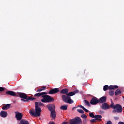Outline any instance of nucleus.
Segmentation results:
<instances>
[{
    "label": "nucleus",
    "mask_w": 124,
    "mask_h": 124,
    "mask_svg": "<svg viewBox=\"0 0 124 124\" xmlns=\"http://www.w3.org/2000/svg\"><path fill=\"white\" fill-rule=\"evenodd\" d=\"M35 109L29 110V114L31 116H34L35 117H40L41 113V108L40 107H44V105L41 102H35Z\"/></svg>",
    "instance_id": "1"
},
{
    "label": "nucleus",
    "mask_w": 124,
    "mask_h": 124,
    "mask_svg": "<svg viewBox=\"0 0 124 124\" xmlns=\"http://www.w3.org/2000/svg\"><path fill=\"white\" fill-rule=\"evenodd\" d=\"M19 97L21 98V101L24 102H29V101H33V100H36V98L29 96L24 93H19Z\"/></svg>",
    "instance_id": "2"
},
{
    "label": "nucleus",
    "mask_w": 124,
    "mask_h": 124,
    "mask_svg": "<svg viewBox=\"0 0 124 124\" xmlns=\"http://www.w3.org/2000/svg\"><path fill=\"white\" fill-rule=\"evenodd\" d=\"M109 106L111 107V108L114 109L112 112L114 114L116 113H121L122 111V106L121 105L117 104L114 105V103L112 102L111 105H109Z\"/></svg>",
    "instance_id": "3"
},
{
    "label": "nucleus",
    "mask_w": 124,
    "mask_h": 124,
    "mask_svg": "<svg viewBox=\"0 0 124 124\" xmlns=\"http://www.w3.org/2000/svg\"><path fill=\"white\" fill-rule=\"evenodd\" d=\"M48 110L50 111V117L53 120H55L56 117V113L55 112V106L54 104H51L47 106Z\"/></svg>",
    "instance_id": "4"
},
{
    "label": "nucleus",
    "mask_w": 124,
    "mask_h": 124,
    "mask_svg": "<svg viewBox=\"0 0 124 124\" xmlns=\"http://www.w3.org/2000/svg\"><path fill=\"white\" fill-rule=\"evenodd\" d=\"M42 98H43V99H41L42 103H49L54 101V99L48 95H44L42 96Z\"/></svg>",
    "instance_id": "5"
},
{
    "label": "nucleus",
    "mask_w": 124,
    "mask_h": 124,
    "mask_svg": "<svg viewBox=\"0 0 124 124\" xmlns=\"http://www.w3.org/2000/svg\"><path fill=\"white\" fill-rule=\"evenodd\" d=\"M62 101L65 103H68L69 104L74 103V100H72L71 99H70V97L65 95H62Z\"/></svg>",
    "instance_id": "6"
},
{
    "label": "nucleus",
    "mask_w": 124,
    "mask_h": 124,
    "mask_svg": "<svg viewBox=\"0 0 124 124\" xmlns=\"http://www.w3.org/2000/svg\"><path fill=\"white\" fill-rule=\"evenodd\" d=\"M81 123V120L79 117H77L75 119L70 120L69 124H80Z\"/></svg>",
    "instance_id": "7"
},
{
    "label": "nucleus",
    "mask_w": 124,
    "mask_h": 124,
    "mask_svg": "<svg viewBox=\"0 0 124 124\" xmlns=\"http://www.w3.org/2000/svg\"><path fill=\"white\" fill-rule=\"evenodd\" d=\"M91 105H95L98 103H100V101H99L98 99L96 97H93L92 98L91 101H90Z\"/></svg>",
    "instance_id": "8"
},
{
    "label": "nucleus",
    "mask_w": 124,
    "mask_h": 124,
    "mask_svg": "<svg viewBox=\"0 0 124 124\" xmlns=\"http://www.w3.org/2000/svg\"><path fill=\"white\" fill-rule=\"evenodd\" d=\"M15 117L17 121H22V114L18 111L15 112Z\"/></svg>",
    "instance_id": "9"
},
{
    "label": "nucleus",
    "mask_w": 124,
    "mask_h": 124,
    "mask_svg": "<svg viewBox=\"0 0 124 124\" xmlns=\"http://www.w3.org/2000/svg\"><path fill=\"white\" fill-rule=\"evenodd\" d=\"M78 93V90H77L76 91H74L73 92L67 93L64 94H66L64 95H65L66 96H72L75 95L76 94H77Z\"/></svg>",
    "instance_id": "10"
},
{
    "label": "nucleus",
    "mask_w": 124,
    "mask_h": 124,
    "mask_svg": "<svg viewBox=\"0 0 124 124\" xmlns=\"http://www.w3.org/2000/svg\"><path fill=\"white\" fill-rule=\"evenodd\" d=\"M58 92H60V90H58V88H54L51 89V90L49 91L48 92L49 94H54Z\"/></svg>",
    "instance_id": "11"
},
{
    "label": "nucleus",
    "mask_w": 124,
    "mask_h": 124,
    "mask_svg": "<svg viewBox=\"0 0 124 124\" xmlns=\"http://www.w3.org/2000/svg\"><path fill=\"white\" fill-rule=\"evenodd\" d=\"M46 94H47V93L46 92L38 93L34 94V97L39 98V97L43 96V95H46Z\"/></svg>",
    "instance_id": "12"
},
{
    "label": "nucleus",
    "mask_w": 124,
    "mask_h": 124,
    "mask_svg": "<svg viewBox=\"0 0 124 124\" xmlns=\"http://www.w3.org/2000/svg\"><path fill=\"white\" fill-rule=\"evenodd\" d=\"M101 108L103 110H107L111 108V107H110L108 104L105 103L102 105Z\"/></svg>",
    "instance_id": "13"
},
{
    "label": "nucleus",
    "mask_w": 124,
    "mask_h": 124,
    "mask_svg": "<svg viewBox=\"0 0 124 124\" xmlns=\"http://www.w3.org/2000/svg\"><path fill=\"white\" fill-rule=\"evenodd\" d=\"M98 100L99 101H100V104H102L107 101V98L106 97V96H103L100 98V99H98Z\"/></svg>",
    "instance_id": "14"
},
{
    "label": "nucleus",
    "mask_w": 124,
    "mask_h": 124,
    "mask_svg": "<svg viewBox=\"0 0 124 124\" xmlns=\"http://www.w3.org/2000/svg\"><path fill=\"white\" fill-rule=\"evenodd\" d=\"M0 116L2 118H6L7 117V112L1 110L0 112Z\"/></svg>",
    "instance_id": "15"
},
{
    "label": "nucleus",
    "mask_w": 124,
    "mask_h": 124,
    "mask_svg": "<svg viewBox=\"0 0 124 124\" xmlns=\"http://www.w3.org/2000/svg\"><path fill=\"white\" fill-rule=\"evenodd\" d=\"M6 94H7L9 95H11L12 96H16V94L15 93V92H13V91H10L6 92Z\"/></svg>",
    "instance_id": "16"
},
{
    "label": "nucleus",
    "mask_w": 124,
    "mask_h": 124,
    "mask_svg": "<svg viewBox=\"0 0 124 124\" xmlns=\"http://www.w3.org/2000/svg\"><path fill=\"white\" fill-rule=\"evenodd\" d=\"M11 106V104H10L5 105L4 106H3V107H2V109L5 110H7L10 108Z\"/></svg>",
    "instance_id": "17"
},
{
    "label": "nucleus",
    "mask_w": 124,
    "mask_h": 124,
    "mask_svg": "<svg viewBox=\"0 0 124 124\" xmlns=\"http://www.w3.org/2000/svg\"><path fill=\"white\" fill-rule=\"evenodd\" d=\"M108 87V90H116L118 88L117 85H109Z\"/></svg>",
    "instance_id": "18"
},
{
    "label": "nucleus",
    "mask_w": 124,
    "mask_h": 124,
    "mask_svg": "<svg viewBox=\"0 0 124 124\" xmlns=\"http://www.w3.org/2000/svg\"><path fill=\"white\" fill-rule=\"evenodd\" d=\"M60 93L62 94H67L68 93V89H63L61 91Z\"/></svg>",
    "instance_id": "19"
},
{
    "label": "nucleus",
    "mask_w": 124,
    "mask_h": 124,
    "mask_svg": "<svg viewBox=\"0 0 124 124\" xmlns=\"http://www.w3.org/2000/svg\"><path fill=\"white\" fill-rule=\"evenodd\" d=\"M19 124H29V123L28 122V121L22 119V120L20 121Z\"/></svg>",
    "instance_id": "20"
},
{
    "label": "nucleus",
    "mask_w": 124,
    "mask_h": 124,
    "mask_svg": "<svg viewBox=\"0 0 124 124\" xmlns=\"http://www.w3.org/2000/svg\"><path fill=\"white\" fill-rule=\"evenodd\" d=\"M115 95L117 96L122 93V92L120 90V89H117L116 91H114Z\"/></svg>",
    "instance_id": "21"
},
{
    "label": "nucleus",
    "mask_w": 124,
    "mask_h": 124,
    "mask_svg": "<svg viewBox=\"0 0 124 124\" xmlns=\"http://www.w3.org/2000/svg\"><path fill=\"white\" fill-rule=\"evenodd\" d=\"M92 118H94V119L99 120V119L102 118V116L100 115H95V116L91 117Z\"/></svg>",
    "instance_id": "22"
},
{
    "label": "nucleus",
    "mask_w": 124,
    "mask_h": 124,
    "mask_svg": "<svg viewBox=\"0 0 124 124\" xmlns=\"http://www.w3.org/2000/svg\"><path fill=\"white\" fill-rule=\"evenodd\" d=\"M61 109L62 110H67V105H62L61 107Z\"/></svg>",
    "instance_id": "23"
},
{
    "label": "nucleus",
    "mask_w": 124,
    "mask_h": 124,
    "mask_svg": "<svg viewBox=\"0 0 124 124\" xmlns=\"http://www.w3.org/2000/svg\"><path fill=\"white\" fill-rule=\"evenodd\" d=\"M84 104L89 107H91V103L89 102L88 100H84Z\"/></svg>",
    "instance_id": "24"
},
{
    "label": "nucleus",
    "mask_w": 124,
    "mask_h": 124,
    "mask_svg": "<svg viewBox=\"0 0 124 124\" xmlns=\"http://www.w3.org/2000/svg\"><path fill=\"white\" fill-rule=\"evenodd\" d=\"M114 94H115V93L114 91H109L108 92V95H109V96H113L114 95Z\"/></svg>",
    "instance_id": "25"
},
{
    "label": "nucleus",
    "mask_w": 124,
    "mask_h": 124,
    "mask_svg": "<svg viewBox=\"0 0 124 124\" xmlns=\"http://www.w3.org/2000/svg\"><path fill=\"white\" fill-rule=\"evenodd\" d=\"M97 121H100L99 119H92L91 120H90V123H96Z\"/></svg>",
    "instance_id": "26"
},
{
    "label": "nucleus",
    "mask_w": 124,
    "mask_h": 124,
    "mask_svg": "<svg viewBox=\"0 0 124 124\" xmlns=\"http://www.w3.org/2000/svg\"><path fill=\"white\" fill-rule=\"evenodd\" d=\"M108 90V85L104 86V88H103L104 91H107Z\"/></svg>",
    "instance_id": "27"
},
{
    "label": "nucleus",
    "mask_w": 124,
    "mask_h": 124,
    "mask_svg": "<svg viewBox=\"0 0 124 124\" xmlns=\"http://www.w3.org/2000/svg\"><path fill=\"white\" fill-rule=\"evenodd\" d=\"M80 117H81V118H82L83 119H87V115H86L85 114H82V115H80Z\"/></svg>",
    "instance_id": "28"
},
{
    "label": "nucleus",
    "mask_w": 124,
    "mask_h": 124,
    "mask_svg": "<svg viewBox=\"0 0 124 124\" xmlns=\"http://www.w3.org/2000/svg\"><path fill=\"white\" fill-rule=\"evenodd\" d=\"M78 112L80 114H83L84 112L83 110L81 109H78L77 110Z\"/></svg>",
    "instance_id": "29"
},
{
    "label": "nucleus",
    "mask_w": 124,
    "mask_h": 124,
    "mask_svg": "<svg viewBox=\"0 0 124 124\" xmlns=\"http://www.w3.org/2000/svg\"><path fill=\"white\" fill-rule=\"evenodd\" d=\"M89 115H90V117H91L95 116V115H93V114L92 112H90Z\"/></svg>",
    "instance_id": "30"
},
{
    "label": "nucleus",
    "mask_w": 124,
    "mask_h": 124,
    "mask_svg": "<svg viewBox=\"0 0 124 124\" xmlns=\"http://www.w3.org/2000/svg\"><path fill=\"white\" fill-rule=\"evenodd\" d=\"M4 90H5V88L0 87V92H3Z\"/></svg>",
    "instance_id": "31"
},
{
    "label": "nucleus",
    "mask_w": 124,
    "mask_h": 124,
    "mask_svg": "<svg viewBox=\"0 0 124 124\" xmlns=\"http://www.w3.org/2000/svg\"><path fill=\"white\" fill-rule=\"evenodd\" d=\"M45 90H43V89H37V90H36V92L38 93V92H41L42 91H44Z\"/></svg>",
    "instance_id": "32"
},
{
    "label": "nucleus",
    "mask_w": 124,
    "mask_h": 124,
    "mask_svg": "<svg viewBox=\"0 0 124 124\" xmlns=\"http://www.w3.org/2000/svg\"><path fill=\"white\" fill-rule=\"evenodd\" d=\"M78 107L81 108V109H86V108H85L84 107L81 106V105H78Z\"/></svg>",
    "instance_id": "33"
},
{
    "label": "nucleus",
    "mask_w": 124,
    "mask_h": 124,
    "mask_svg": "<svg viewBox=\"0 0 124 124\" xmlns=\"http://www.w3.org/2000/svg\"><path fill=\"white\" fill-rule=\"evenodd\" d=\"M113 124V123H112L111 121H108V122H107V124Z\"/></svg>",
    "instance_id": "34"
},
{
    "label": "nucleus",
    "mask_w": 124,
    "mask_h": 124,
    "mask_svg": "<svg viewBox=\"0 0 124 124\" xmlns=\"http://www.w3.org/2000/svg\"><path fill=\"white\" fill-rule=\"evenodd\" d=\"M82 110H83V111H84V112L89 113V110L88 109H87L86 108L82 109Z\"/></svg>",
    "instance_id": "35"
},
{
    "label": "nucleus",
    "mask_w": 124,
    "mask_h": 124,
    "mask_svg": "<svg viewBox=\"0 0 124 124\" xmlns=\"http://www.w3.org/2000/svg\"><path fill=\"white\" fill-rule=\"evenodd\" d=\"M45 89H46V87H41V88L40 89H38V90H45Z\"/></svg>",
    "instance_id": "36"
},
{
    "label": "nucleus",
    "mask_w": 124,
    "mask_h": 124,
    "mask_svg": "<svg viewBox=\"0 0 124 124\" xmlns=\"http://www.w3.org/2000/svg\"><path fill=\"white\" fill-rule=\"evenodd\" d=\"M114 119L116 121H117L118 120H119V117H114Z\"/></svg>",
    "instance_id": "37"
},
{
    "label": "nucleus",
    "mask_w": 124,
    "mask_h": 124,
    "mask_svg": "<svg viewBox=\"0 0 124 124\" xmlns=\"http://www.w3.org/2000/svg\"><path fill=\"white\" fill-rule=\"evenodd\" d=\"M48 124H55L53 122H49V123H48Z\"/></svg>",
    "instance_id": "38"
},
{
    "label": "nucleus",
    "mask_w": 124,
    "mask_h": 124,
    "mask_svg": "<svg viewBox=\"0 0 124 124\" xmlns=\"http://www.w3.org/2000/svg\"><path fill=\"white\" fill-rule=\"evenodd\" d=\"M118 124H124V122H120L118 123Z\"/></svg>",
    "instance_id": "39"
},
{
    "label": "nucleus",
    "mask_w": 124,
    "mask_h": 124,
    "mask_svg": "<svg viewBox=\"0 0 124 124\" xmlns=\"http://www.w3.org/2000/svg\"><path fill=\"white\" fill-rule=\"evenodd\" d=\"M77 108V107H74L73 108V109H72V110H75V109H76Z\"/></svg>",
    "instance_id": "40"
},
{
    "label": "nucleus",
    "mask_w": 124,
    "mask_h": 124,
    "mask_svg": "<svg viewBox=\"0 0 124 124\" xmlns=\"http://www.w3.org/2000/svg\"><path fill=\"white\" fill-rule=\"evenodd\" d=\"M62 124H67V122H62Z\"/></svg>",
    "instance_id": "41"
},
{
    "label": "nucleus",
    "mask_w": 124,
    "mask_h": 124,
    "mask_svg": "<svg viewBox=\"0 0 124 124\" xmlns=\"http://www.w3.org/2000/svg\"><path fill=\"white\" fill-rule=\"evenodd\" d=\"M83 123H86V120H83Z\"/></svg>",
    "instance_id": "42"
}]
</instances>
